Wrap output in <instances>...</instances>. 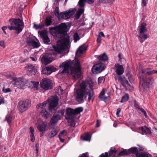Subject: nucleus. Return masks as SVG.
<instances>
[{"instance_id":"nucleus-47","label":"nucleus","mask_w":157,"mask_h":157,"mask_svg":"<svg viewBox=\"0 0 157 157\" xmlns=\"http://www.w3.org/2000/svg\"><path fill=\"white\" fill-rule=\"evenodd\" d=\"M30 136L31 141L32 142H34L35 140V138L34 134H30Z\"/></svg>"},{"instance_id":"nucleus-49","label":"nucleus","mask_w":157,"mask_h":157,"mask_svg":"<svg viewBox=\"0 0 157 157\" xmlns=\"http://www.w3.org/2000/svg\"><path fill=\"white\" fill-rule=\"evenodd\" d=\"M29 129L31 134H34V130L33 128L32 127H30L29 128Z\"/></svg>"},{"instance_id":"nucleus-38","label":"nucleus","mask_w":157,"mask_h":157,"mask_svg":"<svg viewBox=\"0 0 157 157\" xmlns=\"http://www.w3.org/2000/svg\"><path fill=\"white\" fill-rule=\"evenodd\" d=\"M130 154V152H129V151L127 150H123L121 151L119 153V155H127L128 154Z\"/></svg>"},{"instance_id":"nucleus-32","label":"nucleus","mask_w":157,"mask_h":157,"mask_svg":"<svg viewBox=\"0 0 157 157\" xmlns=\"http://www.w3.org/2000/svg\"><path fill=\"white\" fill-rule=\"evenodd\" d=\"M116 152L115 148H112L109 151V156L114 157L116 155Z\"/></svg>"},{"instance_id":"nucleus-59","label":"nucleus","mask_w":157,"mask_h":157,"mask_svg":"<svg viewBox=\"0 0 157 157\" xmlns=\"http://www.w3.org/2000/svg\"><path fill=\"white\" fill-rule=\"evenodd\" d=\"M154 128L155 130V132L157 133L156 135H157V129L155 128Z\"/></svg>"},{"instance_id":"nucleus-17","label":"nucleus","mask_w":157,"mask_h":157,"mask_svg":"<svg viewBox=\"0 0 157 157\" xmlns=\"http://www.w3.org/2000/svg\"><path fill=\"white\" fill-rule=\"evenodd\" d=\"M26 42L28 45L34 48H37L40 46V44L37 40V41H35L34 39L32 37H28Z\"/></svg>"},{"instance_id":"nucleus-44","label":"nucleus","mask_w":157,"mask_h":157,"mask_svg":"<svg viewBox=\"0 0 157 157\" xmlns=\"http://www.w3.org/2000/svg\"><path fill=\"white\" fill-rule=\"evenodd\" d=\"M55 13L56 15L57 16L59 17V16L60 14L59 13V7H56L55 10Z\"/></svg>"},{"instance_id":"nucleus-2","label":"nucleus","mask_w":157,"mask_h":157,"mask_svg":"<svg viewBox=\"0 0 157 157\" xmlns=\"http://www.w3.org/2000/svg\"><path fill=\"white\" fill-rule=\"evenodd\" d=\"M61 70V73H69L74 79H76L80 77L81 76V66L78 60L75 59L71 61L67 60L61 63L59 66Z\"/></svg>"},{"instance_id":"nucleus-3","label":"nucleus","mask_w":157,"mask_h":157,"mask_svg":"<svg viewBox=\"0 0 157 157\" xmlns=\"http://www.w3.org/2000/svg\"><path fill=\"white\" fill-rule=\"evenodd\" d=\"M94 95L93 91L90 90L86 88V83L84 81L80 84V89L76 90L75 94L76 100L81 103L84 101V98H86L88 96V100L90 101Z\"/></svg>"},{"instance_id":"nucleus-61","label":"nucleus","mask_w":157,"mask_h":157,"mask_svg":"<svg viewBox=\"0 0 157 157\" xmlns=\"http://www.w3.org/2000/svg\"><path fill=\"white\" fill-rule=\"evenodd\" d=\"M3 103V102L2 101H0V105L2 104V103Z\"/></svg>"},{"instance_id":"nucleus-8","label":"nucleus","mask_w":157,"mask_h":157,"mask_svg":"<svg viewBox=\"0 0 157 157\" xmlns=\"http://www.w3.org/2000/svg\"><path fill=\"white\" fill-rule=\"evenodd\" d=\"M146 26V23H144L141 24L139 29L140 32L138 37L139 40L141 43H142L149 37V35L145 33L147 31Z\"/></svg>"},{"instance_id":"nucleus-42","label":"nucleus","mask_w":157,"mask_h":157,"mask_svg":"<svg viewBox=\"0 0 157 157\" xmlns=\"http://www.w3.org/2000/svg\"><path fill=\"white\" fill-rule=\"evenodd\" d=\"M6 119L9 124H10V123L11 122L13 119L12 117H10V116L8 115L6 117Z\"/></svg>"},{"instance_id":"nucleus-40","label":"nucleus","mask_w":157,"mask_h":157,"mask_svg":"<svg viewBox=\"0 0 157 157\" xmlns=\"http://www.w3.org/2000/svg\"><path fill=\"white\" fill-rule=\"evenodd\" d=\"M127 76L128 77V79L131 83H132L134 82V79L130 74H127Z\"/></svg>"},{"instance_id":"nucleus-22","label":"nucleus","mask_w":157,"mask_h":157,"mask_svg":"<svg viewBox=\"0 0 157 157\" xmlns=\"http://www.w3.org/2000/svg\"><path fill=\"white\" fill-rule=\"evenodd\" d=\"M115 66L116 68V75L121 76L124 72V70L123 66L118 63L116 64Z\"/></svg>"},{"instance_id":"nucleus-53","label":"nucleus","mask_w":157,"mask_h":157,"mask_svg":"<svg viewBox=\"0 0 157 157\" xmlns=\"http://www.w3.org/2000/svg\"><path fill=\"white\" fill-rule=\"evenodd\" d=\"M121 111V109L120 108H118L117 109V112H116V114L118 117L119 116V115Z\"/></svg>"},{"instance_id":"nucleus-1","label":"nucleus","mask_w":157,"mask_h":157,"mask_svg":"<svg viewBox=\"0 0 157 157\" xmlns=\"http://www.w3.org/2000/svg\"><path fill=\"white\" fill-rule=\"evenodd\" d=\"M69 28L67 23H62L58 26L50 28L52 35L55 37L60 38L56 45L53 48L58 53H61L63 50L68 48L70 46V38L67 35V32Z\"/></svg>"},{"instance_id":"nucleus-29","label":"nucleus","mask_w":157,"mask_h":157,"mask_svg":"<svg viewBox=\"0 0 157 157\" xmlns=\"http://www.w3.org/2000/svg\"><path fill=\"white\" fill-rule=\"evenodd\" d=\"M98 59L99 62L101 63L102 61H105L108 59V57L105 53H104L99 56Z\"/></svg>"},{"instance_id":"nucleus-51","label":"nucleus","mask_w":157,"mask_h":157,"mask_svg":"<svg viewBox=\"0 0 157 157\" xmlns=\"http://www.w3.org/2000/svg\"><path fill=\"white\" fill-rule=\"evenodd\" d=\"M101 123V121L100 120H97L96 121V127H98L100 126V124Z\"/></svg>"},{"instance_id":"nucleus-18","label":"nucleus","mask_w":157,"mask_h":157,"mask_svg":"<svg viewBox=\"0 0 157 157\" xmlns=\"http://www.w3.org/2000/svg\"><path fill=\"white\" fill-rule=\"evenodd\" d=\"M37 128L38 130L41 132L44 133L46 130V123L41 119H39L37 121Z\"/></svg>"},{"instance_id":"nucleus-31","label":"nucleus","mask_w":157,"mask_h":157,"mask_svg":"<svg viewBox=\"0 0 157 157\" xmlns=\"http://www.w3.org/2000/svg\"><path fill=\"white\" fill-rule=\"evenodd\" d=\"M81 137L83 138L84 140L89 141L90 140V136L89 134L86 133L81 136Z\"/></svg>"},{"instance_id":"nucleus-19","label":"nucleus","mask_w":157,"mask_h":157,"mask_svg":"<svg viewBox=\"0 0 157 157\" xmlns=\"http://www.w3.org/2000/svg\"><path fill=\"white\" fill-rule=\"evenodd\" d=\"M115 78L116 80H118L121 83L122 85L125 87H126L125 85L126 84L129 86L130 85L128 82V81L126 79L124 76L116 75L115 76Z\"/></svg>"},{"instance_id":"nucleus-54","label":"nucleus","mask_w":157,"mask_h":157,"mask_svg":"<svg viewBox=\"0 0 157 157\" xmlns=\"http://www.w3.org/2000/svg\"><path fill=\"white\" fill-rule=\"evenodd\" d=\"M87 155H88L87 153H83L80 156V157H88L87 156Z\"/></svg>"},{"instance_id":"nucleus-27","label":"nucleus","mask_w":157,"mask_h":157,"mask_svg":"<svg viewBox=\"0 0 157 157\" xmlns=\"http://www.w3.org/2000/svg\"><path fill=\"white\" fill-rule=\"evenodd\" d=\"M40 114L42 117L45 119L48 118L50 115V113L45 108L41 109Z\"/></svg>"},{"instance_id":"nucleus-34","label":"nucleus","mask_w":157,"mask_h":157,"mask_svg":"<svg viewBox=\"0 0 157 157\" xmlns=\"http://www.w3.org/2000/svg\"><path fill=\"white\" fill-rule=\"evenodd\" d=\"M129 152L130 153H135L138 151V150L136 147H132L130 148L129 150Z\"/></svg>"},{"instance_id":"nucleus-9","label":"nucleus","mask_w":157,"mask_h":157,"mask_svg":"<svg viewBox=\"0 0 157 157\" xmlns=\"http://www.w3.org/2000/svg\"><path fill=\"white\" fill-rule=\"evenodd\" d=\"M31 106V102L28 100H24L20 101L17 104L19 111L23 112L27 110Z\"/></svg>"},{"instance_id":"nucleus-41","label":"nucleus","mask_w":157,"mask_h":157,"mask_svg":"<svg viewBox=\"0 0 157 157\" xmlns=\"http://www.w3.org/2000/svg\"><path fill=\"white\" fill-rule=\"evenodd\" d=\"M105 78L103 77H100L98 78V83L100 84L102 83H104L105 82Z\"/></svg>"},{"instance_id":"nucleus-28","label":"nucleus","mask_w":157,"mask_h":157,"mask_svg":"<svg viewBox=\"0 0 157 157\" xmlns=\"http://www.w3.org/2000/svg\"><path fill=\"white\" fill-rule=\"evenodd\" d=\"M58 132V131L56 128H53L48 134L49 138H51L56 136Z\"/></svg>"},{"instance_id":"nucleus-7","label":"nucleus","mask_w":157,"mask_h":157,"mask_svg":"<svg viewBox=\"0 0 157 157\" xmlns=\"http://www.w3.org/2000/svg\"><path fill=\"white\" fill-rule=\"evenodd\" d=\"M83 110L82 107H78L75 109L70 108H68L66 110V115L65 116L66 119L68 122H71V126L74 127L75 125L74 119L75 115L80 113Z\"/></svg>"},{"instance_id":"nucleus-43","label":"nucleus","mask_w":157,"mask_h":157,"mask_svg":"<svg viewBox=\"0 0 157 157\" xmlns=\"http://www.w3.org/2000/svg\"><path fill=\"white\" fill-rule=\"evenodd\" d=\"M138 109L141 111L142 113H143L145 117L147 118V117L146 111L144 110L141 108H138Z\"/></svg>"},{"instance_id":"nucleus-20","label":"nucleus","mask_w":157,"mask_h":157,"mask_svg":"<svg viewBox=\"0 0 157 157\" xmlns=\"http://www.w3.org/2000/svg\"><path fill=\"white\" fill-rule=\"evenodd\" d=\"M56 68L53 66L43 67L42 68V73L43 74L48 75L50 74L52 72L55 71Z\"/></svg>"},{"instance_id":"nucleus-14","label":"nucleus","mask_w":157,"mask_h":157,"mask_svg":"<svg viewBox=\"0 0 157 157\" xmlns=\"http://www.w3.org/2000/svg\"><path fill=\"white\" fill-rule=\"evenodd\" d=\"M52 80L44 78L41 82V86L46 90H48L52 88Z\"/></svg>"},{"instance_id":"nucleus-16","label":"nucleus","mask_w":157,"mask_h":157,"mask_svg":"<svg viewBox=\"0 0 157 157\" xmlns=\"http://www.w3.org/2000/svg\"><path fill=\"white\" fill-rule=\"evenodd\" d=\"M53 56L54 54L50 53H46L44 55L41 59V62L44 64L49 63L52 62L53 60Z\"/></svg>"},{"instance_id":"nucleus-55","label":"nucleus","mask_w":157,"mask_h":157,"mask_svg":"<svg viewBox=\"0 0 157 157\" xmlns=\"http://www.w3.org/2000/svg\"><path fill=\"white\" fill-rule=\"evenodd\" d=\"M98 36H102L103 37H105V35H104L103 33L102 32H101L99 33Z\"/></svg>"},{"instance_id":"nucleus-30","label":"nucleus","mask_w":157,"mask_h":157,"mask_svg":"<svg viewBox=\"0 0 157 157\" xmlns=\"http://www.w3.org/2000/svg\"><path fill=\"white\" fill-rule=\"evenodd\" d=\"M135 155L136 157H148V154L144 152H137Z\"/></svg>"},{"instance_id":"nucleus-5","label":"nucleus","mask_w":157,"mask_h":157,"mask_svg":"<svg viewBox=\"0 0 157 157\" xmlns=\"http://www.w3.org/2000/svg\"><path fill=\"white\" fill-rule=\"evenodd\" d=\"M155 73L154 70H150L149 69L146 71L142 70L141 72H140L139 74L140 78V86L141 88L143 87L144 88H148L149 87L150 82L152 81L151 79L150 78H147L146 77V74L150 75Z\"/></svg>"},{"instance_id":"nucleus-60","label":"nucleus","mask_w":157,"mask_h":157,"mask_svg":"<svg viewBox=\"0 0 157 157\" xmlns=\"http://www.w3.org/2000/svg\"><path fill=\"white\" fill-rule=\"evenodd\" d=\"M39 145L38 144H36V148H37V147Z\"/></svg>"},{"instance_id":"nucleus-39","label":"nucleus","mask_w":157,"mask_h":157,"mask_svg":"<svg viewBox=\"0 0 157 157\" xmlns=\"http://www.w3.org/2000/svg\"><path fill=\"white\" fill-rule=\"evenodd\" d=\"M45 22L47 26L51 25L52 23L51 18L50 17H47L45 20Z\"/></svg>"},{"instance_id":"nucleus-52","label":"nucleus","mask_w":157,"mask_h":157,"mask_svg":"<svg viewBox=\"0 0 157 157\" xmlns=\"http://www.w3.org/2000/svg\"><path fill=\"white\" fill-rule=\"evenodd\" d=\"M0 46L5 48L4 42L3 41H0Z\"/></svg>"},{"instance_id":"nucleus-48","label":"nucleus","mask_w":157,"mask_h":157,"mask_svg":"<svg viewBox=\"0 0 157 157\" xmlns=\"http://www.w3.org/2000/svg\"><path fill=\"white\" fill-rule=\"evenodd\" d=\"M147 2L148 0H142V3L144 6H146Z\"/></svg>"},{"instance_id":"nucleus-62","label":"nucleus","mask_w":157,"mask_h":157,"mask_svg":"<svg viewBox=\"0 0 157 157\" xmlns=\"http://www.w3.org/2000/svg\"><path fill=\"white\" fill-rule=\"evenodd\" d=\"M36 151L37 152H38V148H36Z\"/></svg>"},{"instance_id":"nucleus-4","label":"nucleus","mask_w":157,"mask_h":157,"mask_svg":"<svg viewBox=\"0 0 157 157\" xmlns=\"http://www.w3.org/2000/svg\"><path fill=\"white\" fill-rule=\"evenodd\" d=\"M9 22L11 25V26H4L2 28L4 32L6 34L5 30L8 28L10 30H15L16 33L18 34L24 28V24L23 21L19 18L11 19L9 20Z\"/></svg>"},{"instance_id":"nucleus-6","label":"nucleus","mask_w":157,"mask_h":157,"mask_svg":"<svg viewBox=\"0 0 157 157\" xmlns=\"http://www.w3.org/2000/svg\"><path fill=\"white\" fill-rule=\"evenodd\" d=\"M58 101V99L56 96H51L43 103L38 104L36 107L38 109H43L45 107L47 104L49 102V109L50 111L52 112L53 110H55L57 109Z\"/></svg>"},{"instance_id":"nucleus-13","label":"nucleus","mask_w":157,"mask_h":157,"mask_svg":"<svg viewBox=\"0 0 157 157\" xmlns=\"http://www.w3.org/2000/svg\"><path fill=\"white\" fill-rule=\"evenodd\" d=\"M63 112L59 111L57 113L54 114L51 118L50 122L51 124H56L58 121L61 119L62 117L63 116Z\"/></svg>"},{"instance_id":"nucleus-33","label":"nucleus","mask_w":157,"mask_h":157,"mask_svg":"<svg viewBox=\"0 0 157 157\" xmlns=\"http://www.w3.org/2000/svg\"><path fill=\"white\" fill-rule=\"evenodd\" d=\"M129 98V96L128 94H125V95L122 97L121 101V102L122 103L127 101Z\"/></svg>"},{"instance_id":"nucleus-46","label":"nucleus","mask_w":157,"mask_h":157,"mask_svg":"<svg viewBox=\"0 0 157 157\" xmlns=\"http://www.w3.org/2000/svg\"><path fill=\"white\" fill-rule=\"evenodd\" d=\"M2 90L3 92L5 93L11 91V90L9 88H7L5 89L4 87H3Z\"/></svg>"},{"instance_id":"nucleus-12","label":"nucleus","mask_w":157,"mask_h":157,"mask_svg":"<svg viewBox=\"0 0 157 157\" xmlns=\"http://www.w3.org/2000/svg\"><path fill=\"white\" fill-rule=\"evenodd\" d=\"M85 0H79L78 4L80 7L78 9V11L75 16V18L77 20L79 18L81 15L84 12V7L85 6Z\"/></svg>"},{"instance_id":"nucleus-58","label":"nucleus","mask_w":157,"mask_h":157,"mask_svg":"<svg viewBox=\"0 0 157 157\" xmlns=\"http://www.w3.org/2000/svg\"><path fill=\"white\" fill-rule=\"evenodd\" d=\"M59 139H60V141L62 142H64V140L63 139H62V138H61L60 137V136H59Z\"/></svg>"},{"instance_id":"nucleus-26","label":"nucleus","mask_w":157,"mask_h":157,"mask_svg":"<svg viewBox=\"0 0 157 157\" xmlns=\"http://www.w3.org/2000/svg\"><path fill=\"white\" fill-rule=\"evenodd\" d=\"M87 46L83 45L81 46L77 50L76 53V55L77 56H80L86 50Z\"/></svg>"},{"instance_id":"nucleus-50","label":"nucleus","mask_w":157,"mask_h":157,"mask_svg":"<svg viewBox=\"0 0 157 157\" xmlns=\"http://www.w3.org/2000/svg\"><path fill=\"white\" fill-rule=\"evenodd\" d=\"M101 36H98L97 38V42L100 43L101 42Z\"/></svg>"},{"instance_id":"nucleus-21","label":"nucleus","mask_w":157,"mask_h":157,"mask_svg":"<svg viewBox=\"0 0 157 157\" xmlns=\"http://www.w3.org/2000/svg\"><path fill=\"white\" fill-rule=\"evenodd\" d=\"M27 84L25 85V87L26 86L33 88L34 90H37L38 89V87L39 85L38 82H35L34 81L29 82L28 80H26Z\"/></svg>"},{"instance_id":"nucleus-57","label":"nucleus","mask_w":157,"mask_h":157,"mask_svg":"<svg viewBox=\"0 0 157 157\" xmlns=\"http://www.w3.org/2000/svg\"><path fill=\"white\" fill-rule=\"evenodd\" d=\"M65 130H63L60 133L59 135V136H60L62 135L65 132Z\"/></svg>"},{"instance_id":"nucleus-36","label":"nucleus","mask_w":157,"mask_h":157,"mask_svg":"<svg viewBox=\"0 0 157 157\" xmlns=\"http://www.w3.org/2000/svg\"><path fill=\"white\" fill-rule=\"evenodd\" d=\"M80 39V37L77 32L75 33L74 35V40L75 43Z\"/></svg>"},{"instance_id":"nucleus-37","label":"nucleus","mask_w":157,"mask_h":157,"mask_svg":"<svg viewBox=\"0 0 157 157\" xmlns=\"http://www.w3.org/2000/svg\"><path fill=\"white\" fill-rule=\"evenodd\" d=\"M63 90L61 89V87L59 86L56 89V92L59 95H60L63 94Z\"/></svg>"},{"instance_id":"nucleus-23","label":"nucleus","mask_w":157,"mask_h":157,"mask_svg":"<svg viewBox=\"0 0 157 157\" xmlns=\"http://www.w3.org/2000/svg\"><path fill=\"white\" fill-rule=\"evenodd\" d=\"M28 73L30 75H34L36 74V71L34 67L31 64L28 65L26 67Z\"/></svg>"},{"instance_id":"nucleus-24","label":"nucleus","mask_w":157,"mask_h":157,"mask_svg":"<svg viewBox=\"0 0 157 157\" xmlns=\"http://www.w3.org/2000/svg\"><path fill=\"white\" fill-rule=\"evenodd\" d=\"M139 132L142 134H151V132L147 126H144L139 128Z\"/></svg>"},{"instance_id":"nucleus-64","label":"nucleus","mask_w":157,"mask_h":157,"mask_svg":"<svg viewBox=\"0 0 157 157\" xmlns=\"http://www.w3.org/2000/svg\"><path fill=\"white\" fill-rule=\"evenodd\" d=\"M118 57H119V58H120V54H119L118 55Z\"/></svg>"},{"instance_id":"nucleus-45","label":"nucleus","mask_w":157,"mask_h":157,"mask_svg":"<svg viewBox=\"0 0 157 157\" xmlns=\"http://www.w3.org/2000/svg\"><path fill=\"white\" fill-rule=\"evenodd\" d=\"M34 27L36 29H40L42 27V26L40 25H36L35 23H34Z\"/></svg>"},{"instance_id":"nucleus-56","label":"nucleus","mask_w":157,"mask_h":157,"mask_svg":"<svg viewBox=\"0 0 157 157\" xmlns=\"http://www.w3.org/2000/svg\"><path fill=\"white\" fill-rule=\"evenodd\" d=\"M85 0V2L86 1V0ZM87 0V2L88 3H92L94 2V0Z\"/></svg>"},{"instance_id":"nucleus-11","label":"nucleus","mask_w":157,"mask_h":157,"mask_svg":"<svg viewBox=\"0 0 157 157\" xmlns=\"http://www.w3.org/2000/svg\"><path fill=\"white\" fill-rule=\"evenodd\" d=\"M76 11V9L75 8L70 9L67 12L61 13L59 16V19H68L75 14Z\"/></svg>"},{"instance_id":"nucleus-35","label":"nucleus","mask_w":157,"mask_h":157,"mask_svg":"<svg viewBox=\"0 0 157 157\" xmlns=\"http://www.w3.org/2000/svg\"><path fill=\"white\" fill-rule=\"evenodd\" d=\"M105 91L104 90H103L100 93V95L99 96V98L103 99H106L107 97L106 96H104Z\"/></svg>"},{"instance_id":"nucleus-15","label":"nucleus","mask_w":157,"mask_h":157,"mask_svg":"<svg viewBox=\"0 0 157 157\" xmlns=\"http://www.w3.org/2000/svg\"><path fill=\"white\" fill-rule=\"evenodd\" d=\"M104 68V66L103 63L100 62L94 65L92 68V71L93 73L94 74H98L101 72Z\"/></svg>"},{"instance_id":"nucleus-63","label":"nucleus","mask_w":157,"mask_h":157,"mask_svg":"<svg viewBox=\"0 0 157 157\" xmlns=\"http://www.w3.org/2000/svg\"><path fill=\"white\" fill-rule=\"evenodd\" d=\"M115 123H114L113 124V126L115 127H117L116 125H115Z\"/></svg>"},{"instance_id":"nucleus-10","label":"nucleus","mask_w":157,"mask_h":157,"mask_svg":"<svg viewBox=\"0 0 157 157\" xmlns=\"http://www.w3.org/2000/svg\"><path fill=\"white\" fill-rule=\"evenodd\" d=\"M12 82L13 84L20 89L25 88V85L27 84L26 79L22 78H13Z\"/></svg>"},{"instance_id":"nucleus-25","label":"nucleus","mask_w":157,"mask_h":157,"mask_svg":"<svg viewBox=\"0 0 157 157\" xmlns=\"http://www.w3.org/2000/svg\"><path fill=\"white\" fill-rule=\"evenodd\" d=\"M40 35L44 43L48 44L50 42V40L45 31L43 30L41 31Z\"/></svg>"}]
</instances>
